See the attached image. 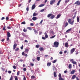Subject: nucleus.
<instances>
[{
  "instance_id": "ea45409f",
  "label": "nucleus",
  "mask_w": 80,
  "mask_h": 80,
  "mask_svg": "<svg viewBox=\"0 0 80 80\" xmlns=\"http://www.w3.org/2000/svg\"><path fill=\"white\" fill-rule=\"evenodd\" d=\"M45 11V9H42L41 10L40 12H44Z\"/></svg>"
},
{
  "instance_id": "6e6d98bb",
  "label": "nucleus",
  "mask_w": 80,
  "mask_h": 80,
  "mask_svg": "<svg viewBox=\"0 0 80 80\" xmlns=\"http://www.w3.org/2000/svg\"><path fill=\"white\" fill-rule=\"evenodd\" d=\"M23 80H26V78L25 76L24 77V78H23Z\"/></svg>"
},
{
  "instance_id": "0e129e2a",
  "label": "nucleus",
  "mask_w": 80,
  "mask_h": 80,
  "mask_svg": "<svg viewBox=\"0 0 80 80\" xmlns=\"http://www.w3.org/2000/svg\"><path fill=\"white\" fill-rule=\"evenodd\" d=\"M7 41H8V40H9V37H7Z\"/></svg>"
},
{
  "instance_id": "052dcab7",
  "label": "nucleus",
  "mask_w": 80,
  "mask_h": 80,
  "mask_svg": "<svg viewBox=\"0 0 80 80\" xmlns=\"http://www.w3.org/2000/svg\"><path fill=\"white\" fill-rule=\"evenodd\" d=\"M23 46H22V47H21V50H23Z\"/></svg>"
},
{
  "instance_id": "4d7b16f0",
  "label": "nucleus",
  "mask_w": 80,
  "mask_h": 80,
  "mask_svg": "<svg viewBox=\"0 0 80 80\" xmlns=\"http://www.w3.org/2000/svg\"><path fill=\"white\" fill-rule=\"evenodd\" d=\"M33 25H34V24L33 23H31L30 24L31 26H33Z\"/></svg>"
},
{
  "instance_id": "cd10ccee",
  "label": "nucleus",
  "mask_w": 80,
  "mask_h": 80,
  "mask_svg": "<svg viewBox=\"0 0 80 80\" xmlns=\"http://www.w3.org/2000/svg\"><path fill=\"white\" fill-rule=\"evenodd\" d=\"M56 36V35H54L51 37H50V38H55Z\"/></svg>"
},
{
  "instance_id": "a18cd8bd",
  "label": "nucleus",
  "mask_w": 80,
  "mask_h": 80,
  "mask_svg": "<svg viewBox=\"0 0 80 80\" xmlns=\"http://www.w3.org/2000/svg\"><path fill=\"white\" fill-rule=\"evenodd\" d=\"M42 39H43V40H46V38H45V37H42Z\"/></svg>"
},
{
  "instance_id": "3c124183",
  "label": "nucleus",
  "mask_w": 80,
  "mask_h": 80,
  "mask_svg": "<svg viewBox=\"0 0 80 80\" xmlns=\"http://www.w3.org/2000/svg\"><path fill=\"white\" fill-rule=\"evenodd\" d=\"M74 52V50H71V54H72V53H73V52Z\"/></svg>"
},
{
  "instance_id": "c9c22d12",
  "label": "nucleus",
  "mask_w": 80,
  "mask_h": 80,
  "mask_svg": "<svg viewBox=\"0 0 80 80\" xmlns=\"http://www.w3.org/2000/svg\"><path fill=\"white\" fill-rule=\"evenodd\" d=\"M72 63H73V64H76V63H77V62H76L74 61H72Z\"/></svg>"
},
{
  "instance_id": "9d476101",
  "label": "nucleus",
  "mask_w": 80,
  "mask_h": 80,
  "mask_svg": "<svg viewBox=\"0 0 80 80\" xmlns=\"http://www.w3.org/2000/svg\"><path fill=\"white\" fill-rule=\"evenodd\" d=\"M64 27L65 28L67 27L68 25V22H66L65 24H64Z\"/></svg>"
},
{
  "instance_id": "a878e982",
  "label": "nucleus",
  "mask_w": 80,
  "mask_h": 80,
  "mask_svg": "<svg viewBox=\"0 0 80 80\" xmlns=\"http://www.w3.org/2000/svg\"><path fill=\"white\" fill-rule=\"evenodd\" d=\"M58 77H59V78H61L62 75L60 73H59V74Z\"/></svg>"
},
{
  "instance_id": "6ab92c4d",
  "label": "nucleus",
  "mask_w": 80,
  "mask_h": 80,
  "mask_svg": "<svg viewBox=\"0 0 80 80\" xmlns=\"http://www.w3.org/2000/svg\"><path fill=\"white\" fill-rule=\"evenodd\" d=\"M33 30L35 33H38V32H37V30H35V29H33Z\"/></svg>"
},
{
  "instance_id": "58836bf2",
  "label": "nucleus",
  "mask_w": 80,
  "mask_h": 80,
  "mask_svg": "<svg viewBox=\"0 0 80 80\" xmlns=\"http://www.w3.org/2000/svg\"><path fill=\"white\" fill-rule=\"evenodd\" d=\"M43 20H42L41 22H40L39 23V24L40 25H42V22H43Z\"/></svg>"
},
{
  "instance_id": "4be33fe9",
  "label": "nucleus",
  "mask_w": 80,
  "mask_h": 80,
  "mask_svg": "<svg viewBox=\"0 0 80 80\" xmlns=\"http://www.w3.org/2000/svg\"><path fill=\"white\" fill-rule=\"evenodd\" d=\"M54 76L55 77H57V74L55 72H54Z\"/></svg>"
},
{
  "instance_id": "7ed1b4c3",
  "label": "nucleus",
  "mask_w": 80,
  "mask_h": 80,
  "mask_svg": "<svg viewBox=\"0 0 80 80\" xmlns=\"http://www.w3.org/2000/svg\"><path fill=\"white\" fill-rule=\"evenodd\" d=\"M56 0H51L50 1V5H53L55 2Z\"/></svg>"
},
{
  "instance_id": "0eeeda50",
  "label": "nucleus",
  "mask_w": 80,
  "mask_h": 80,
  "mask_svg": "<svg viewBox=\"0 0 80 80\" xmlns=\"http://www.w3.org/2000/svg\"><path fill=\"white\" fill-rule=\"evenodd\" d=\"M7 36L8 37H11V35H10V33L9 32H8L7 34Z\"/></svg>"
},
{
  "instance_id": "bb28decb",
  "label": "nucleus",
  "mask_w": 80,
  "mask_h": 80,
  "mask_svg": "<svg viewBox=\"0 0 80 80\" xmlns=\"http://www.w3.org/2000/svg\"><path fill=\"white\" fill-rule=\"evenodd\" d=\"M15 80H18V77L17 76H15Z\"/></svg>"
},
{
  "instance_id": "ddd939ff",
  "label": "nucleus",
  "mask_w": 80,
  "mask_h": 80,
  "mask_svg": "<svg viewBox=\"0 0 80 80\" xmlns=\"http://www.w3.org/2000/svg\"><path fill=\"white\" fill-rule=\"evenodd\" d=\"M45 37L46 38H47L48 37V35H47V34L46 32H45Z\"/></svg>"
},
{
  "instance_id": "f03ea898",
  "label": "nucleus",
  "mask_w": 80,
  "mask_h": 80,
  "mask_svg": "<svg viewBox=\"0 0 80 80\" xmlns=\"http://www.w3.org/2000/svg\"><path fill=\"white\" fill-rule=\"evenodd\" d=\"M75 22V21L74 20H73L72 22V19H68V22L70 24H71V25H73V23H74V22Z\"/></svg>"
},
{
  "instance_id": "2f4dec72",
  "label": "nucleus",
  "mask_w": 80,
  "mask_h": 80,
  "mask_svg": "<svg viewBox=\"0 0 80 80\" xmlns=\"http://www.w3.org/2000/svg\"><path fill=\"white\" fill-rule=\"evenodd\" d=\"M27 29H28V30H32V28H31L30 27H28Z\"/></svg>"
},
{
  "instance_id": "473e14b6",
  "label": "nucleus",
  "mask_w": 80,
  "mask_h": 80,
  "mask_svg": "<svg viewBox=\"0 0 80 80\" xmlns=\"http://www.w3.org/2000/svg\"><path fill=\"white\" fill-rule=\"evenodd\" d=\"M23 32H27V30L25 29L24 28L23 30Z\"/></svg>"
},
{
  "instance_id": "13d9d810",
  "label": "nucleus",
  "mask_w": 80,
  "mask_h": 80,
  "mask_svg": "<svg viewBox=\"0 0 80 80\" xmlns=\"http://www.w3.org/2000/svg\"><path fill=\"white\" fill-rule=\"evenodd\" d=\"M26 10L27 11H28V10H29V8L28 7H27L26 8Z\"/></svg>"
},
{
  "instance_id": "f257e3e1",
  "label": "nucleus",
  "mask_w": 80,
  "mask_h": 80,
  "mask_svg": "<svg viewBox=\"0 0 80 80\" xmlns=\"http://www.w3.org/2000/svg\"><path fill=\"white\" fill-rule=\"evenodd\" d=\"M58 45H59V42H58L56 41L54 43L53 47L57 48V47H58Z\"/></svg>"
},
{
  "instance_id": "774afa93",
  "label": "nucleus",
  "mask_w": 80,
  "mask_h": 80,
  "mask_svg": "<svg viewBox=\"0 0 80 80\" xmlns=\"http://www.w3.org/2000/svg\"><path fill=\"white\" fill-rule=\"evenodd\" d=\"M75 48H73L71 49V50H75Z\"/></svg>"
},
{
  "instance_id": "4c0bfd02",
  "label": "nucleus",
  "mask_w": 80,
  "mask_h": 80,
  "mask_svg": "<svg viewBox=\"0 0 80 80\" xmlns=\"http://www.w3.org/2000/svg\"><path fill=\"white\" fill-rule=\"evenodd\" d=\"M31 78L32 79H33V78H35V76H31Z\"/></svg>"
},
{
  "instance_id": "412c9836",
  "label": "nucleus",
  "mask_w": 80,
  "mask_h": 80,
  "mask_svg": "<svg viewBox=\"0 0 80 80\" xmlns=\"http://www.w3.org/2000/svg\"><path fill=\"white\" fill-rule=\"evenodd\" d=\"M77 22H79V21H80V18L78 17H77Z\"/></svg>"
},
{
  "instance_id": "7c9ffc66",
  "label": "nucleus",
  "mask_w": 80,
  "mask_h": 80,
  "mask_svg": "<svg viewBox=\"0 0 80 80\" xmlns=\"http://www.w3.org/2000/svg\"><path fill=\"white\" fill-rule=\"evenodd\" d=\"M40 57H37V60L38 61H40Z\"/></svg>"
},
{
  "instance_id": "f8f14e48",
  "label": "nucleus",
  "mask_w": 80,
  "mask_h": 80,
  "mask_svg": "<svg viewBox=\"0 0 80 80\" xmlns=\"http://www.w3.org/2000/svg\"><path fill=\"white\" fill-rule=\"evenodd\" d=\"M35 4H33L32 7V10H34V9H35Z\"/></svg>"
},
{
  "instance_id": "39448f33",
  "label": "nucleus",
  "mask_w": 80,
  "mask_h": 80,
  "mask_svg": "<svg viewBox=\"0 0 80 80\" xmlns=\"http://www.w3.org/2000/svg\"><path fill=\"white\" fill-rule=\"evenodd\" d=\"M68 42L65 43V47H66V48H68Z\"/></svg>"
},
{
  "instance_id": "bf43d9fd",
  "label": "nucleus",
  "mask_w": 80,
  "mask_h": 80,
  "mask_svg": "<svg viewBox=\"0 0 80 80\" xmlns=\"http://www.w3.org/2000/svg\"><path fill=\"white\" fill-rule=\"evenodd\" d=\"M23 70L24 71H26V70H27V69L25 68H23Z\"/></svg>"
},
{
  "instance_id": "69168bd1",
  "label": "nucleus",
  "mask_w": 80,
  "mask_h": 80,
  "mask_svg": "<svg viewBox=\"0 0 80 80\" xmlns=\"http://www.w3.org/2000/svg\"><path fill=\"white\" fill-rule=\"evenodd\" d=\"M22 34L23 35V36H25V33H24V32H22Z\"/></svg>"
},
{
  "instance_id": "b1692460",
  "label": "nucleus",
  "mask_w": 80,
  "mask_h": 80,
  "mask_svg": "<svg viewBox=\"0 0 80 80\" xmlns=\"http://www.w3.org/2000/svg\"><path fill=\"white\" fill-rule=\"evenodd\" d=\"M45 5V4H42L39 6L40 7H43Z\"/></svg>"
},
{
  "instance_id": "20e7f679",
  "label": "nucleus",
  "mask_w": 80,
  "mask_h": 80,
  "mask_svg": "<svg viewBox=\"0 0 80 80\" xmlns=\"http://www.w3.org/2000/svg\"><path fill=\"white\" fill-rule=\"evenodd\" d=\"M76 4H77L78 5H80V1H77L74 3V5H76Z\"/></svg>"
},
{
  "instance_id": "9b49d317",
  "label": "nucleus",
  "mask_w": 80,
  "mask_h": 80,
  "mask_svg": "<svg viewBox=\"0 0 80 80\" xmlns=\"http://www.w3.org/2000/svg\"><path fill=\"white\" fill-rule=\"evenodd\" d=\"M60 17H61V14H58L57 15V17L56 18V19H58V18H59Z\"/></svg>"
},
{
  "instance_id": "5fc2aeb1",
  "label": "nucleus",
  "mask_w": 80,
  "mask_h": 80,
  "mask_svg": "<svg viewBox=\"0 0 80 80\" xmlns=\"http://www.w3.org/2000/svg\"><path fill=\"white\" fill-rule=\"evenodd\" d=\"M8 73H12V71H8Z\"/></svg>"
},
{
  "instance_id": "79ce46f5",
  "label": "nucleus",
  "mask_w": 80,
  "mask_h": 80,
  "mask_svg": "<svg viewBox=\"0 0 80 80\" xmlns=\"http://www.w3.org/2000/svg\"><path fill=\"white\" fill-rule=\"evenodd\" d=\"M56 62H57V60H54V61L52 62V63H56Z\"/></svg>"
},
{
  "instance_id": "e433bc0d",
  "label": "nucleus",
  "mask_w": 80,
  "mask_h": 80,
  "mask_svg": "<svg viewBox=\"0 0 80 80\" xmlns=\"http://www.w3.org/2000/svg\"><path fill=\"white\" fill-rule=\"evenodd\" d=\"M50 33H52V34H54V32L52 30L50 31Z\"/></svg>"
},
{
  "instance_id": "49530a36",
  "label": "nucleus",
  "mask_w": 80,
  "mask_h": 80,
  "mask_svg": "<svg viewBox=\"0 0 80 80\" xmlns=\"http://www.w3.org/2000/svg\"><path fill=\"white\" fill-rule=\"evenodd\" d=\"M52 69L53 71H55V70H56V68H55V67H53Z\"/></svg>"
},
{
  "instance_id": "6e6552de",
  "label": "nucleus",
  "mask_w": 80,
  "mask_h": 80,
  "mask_svg": "<svg viewBox=\"0 0 80 80\" xmlns=\"http://www.w3.org/2000/svg\"><path fill=\"white\" fill-rule=\"evenodd\" d=\"M75 70H73L71 72V75H72V74H74L75 73Z\"/></svg>"
},
{
  "instance_id": "09e8293b",
  "label": "nucleus",
  "mask_w": 80,
  "mask_h": 80,
  "mask_svg": "<svg viewBox=\"0 0 80 80\" xmlns=\"http://www.w3.org/2000/svg\"><path fill=\"white\" fill-rule=\"evenodd\" d=\"M3 52L2 51H0V54H2Z\"/></svg>"
},
{
  "instance_id": "864d4df0",
  "label": "nucleus",
  "mask_w": 80,
  "mask_h": 80,
  "mask_svg": "<svg viewBox=\"0 0 80 80\" xmlns=\"http://www.w3.org/2000/svg\"><path fill=\"white\" fill-rule=\"evenodd\" d=\"M13 68L14 69H16V66H13Z\"/></svg>"
},
{
  "instance_id": "37998d69",
  "label": "nucleus",
  "mask_w": 80,
  "mask_h": 80,
  "mask_svg": "<svg viewBox=\"0 0 80 80\" xmlns=\"http://www.w3.org/2000/svg\"><path fill=\"white\" fill-rule=\"evenodd\" d=\"M20 75V71H18L17 72V75L18 76Z\"/></svg>"
},
{
  "instance_id": "5701e85b",
  "label": "nucleus",
  "mask_w": 80,
  "mask_h": 80,
  "mask_svg": "<svg viewBox=\"0 0 80 80\" xmlns=\"http://www.w3.org/2000/svg\"><path fill=\"white\" fill-rule=\"evenodd\" d=\"M37 14L35 12H34L33 14V17H35V16H37Z\"/></svg>"
},
{
  "instance_id": "680f3d73",
  "label": "nucleus",
  "mask_w": 80,
  "mask_h": 80,
  "mask_svg": "<svg viewBox=\"0 0 80 80\" xmlns=\"http://www.w3.org/2000/svg\"><path fill=\"white\" fill-rule=\"evenodd\" d=\"M42 32H39V35H41V34H42Z\"/></svg>"
},
{
  "instance_id": "a211bd4d",
  "label": "nucleus",
  "mask_w": 80,
  "mask_h": 80,
  "mask_svg": "<svg viewBox=\"0 0 80 80\" xmlns=\"http://www.w3.org/2000/svg\"><path fill=\"white\" fill-rule=\"evenodd\" d=\"M71 30H72V29L71 28H70L68 30L66 31V33H68V32H70V31H71Z\"/></svg>"
},
{
  "instance_id": "a19ab883",
  "label": "nucleus",
  "mask_w": 80,
  "mask_h": 80,
  "mask_svg": "<svg viewBox=\"0 0 80 80\" xmlns=\"http://www.w3.org/2000/svg\"><path fill=\"white\" fill-rule=\"evenodd\" d=\"M59 80H65V79H63V78L61 77L60 78H59Z\"/></svg>"
},
{
  "instance_id": "1a4fd4ad",
  "label": "nucleus",
  "mask_w": 80,
  "mask_h": 80,
  "mask_svg": "<svg viewBox=\"0 0 80 80\" xmlns=\"http://www.w3.org/2000/svg\"><path fill=\"white\" fill-rule=\"evenodd\" d=\"M55 18V15L52 14L51 17H50L51 19H53Z\"/></svg>"
},
{
  "instance_id": "c85d7f7f",
  "label": "nucleus",
  "mask_w": 80,
  "mask_h": 80,
  "mask_svg": "<svg viewBox=\"0 0 80 80\" xmlns=\"http://www.w3.org/2000/svg\"><path fill=\"white\" fill-rule=\"evenodd\" d=\"M69 68H72V64H69L68 66Z\"/></svg>"
},
{
  "instance_id": "603ef678",
  "label": "nucleus",
  "mask_w": 80,
  "mask_h": 80,
  "mask_svg": "<svg viewBox=\"0 0 80 80\" xmlns=\"http://www.w3.org/2000/svg\"><path fill=\"white\" fill-rule=\"evenodd\" d=\"M70 62H71L72 63V62H73V59H72L70 60Z\"/></svg>"
},
{
  "instance_id": "8fccbe9b",
  "label": "nucleus",
  "mask_w": 80,
  "mask_h": 80,
  "mask_svg": "<svg viewBox=\"0 0 80 80\" xmlns=\"http://www.w3.org/2000/svg\"><path fill=\"white\" fill-rule=\"evenodd\" d=\"M9 80H13V77L12 76H11V77L9 79Z\"/></svg>"
},
{
  "instance_id": "dca6fc26",
  "label": "nucleus",
  "mask_w": 80,
  "mask_h": 80,
  "mask_svg": "<svg viewBox=\"0 0 80 80\" xmlns=\"http://www.w3.org/2000/svg\"><path fill=\"white\" fill-rule=\"evenodd\" d=\"M76 77H76V75H74L72 76V80H74V79H75V78H76Z\"/></svg>"
},
{
  "instance_id": "f3484780",
  "label": "nucleus",
  "mask_w": 80,
  "mask_h": 80,
  "mask_svg": "<svg viewBox=\"0 0 80 80\" xmlns=\"http://www.w3.org/2000/svg\"><path fill=\"white\" fill-rule=\"evenodd\" d=\"M62 1V0H59L58 2L57 3V5H58H58H60V2H61V1Z\"/></svg>"
},
{
  "instance_id": "423d86ee",
  "label": "nucleus",
  "mask_w": 80,
  "mask_h": 80,
  "mask_svg": "<svg viewBox=\"0 0 80 80\" xmlns=\"http://www.w3.org/2000/svg\"><path fill=\"white\" fill-rule=\"evenodd\" d=\"M17 44L16 43L14 44L13 45V49L14 50H15V48H16L17 47Z\"/></svg>"
},
{
  "instance_id": "e2e57ef3",
  "label": "nucleus",
  "mask_w": 80,
  "mask_h": 80,
  "mask_svg": "<svg viewBox=\"0 0 80 80\" xmlns=\"http://www.w3.org/2000/svg\"><path fill=\"white\" fill-rule=\"evenodd\" d=\"M30 65L31 66H32V67H33V65H34V64L33 63H31Z\"/></svg>"
},
{
  "instance_id": "4468645a",
  "label": "nucleus",
  "mask_w": 80,
  "mask_h": 80,
  "mask_svg": "<svg viewBox=\"0 0 80 80\" xmlns=\"http://www.w3.org/2000/svg\"><path fill=\"white\" fill-rule=\"evenodd\" d=\"M52 63H51V62H48L47 63V65L48 67H50V65H51Z\"/></svg>"
},
{
  "instance_id": "c756f323",
  "label": "nucleus",
  "mask_w": 80,
  "mask_h": 80,
  "mask_svg": "<svg viewBox=\"0 0 80 80\" xmlns=\"http://www.w3.org/2000/svg\"><path fill=\"white\" fill-rule=\"evenodd\" d=\"M39 50H43V48H39Z\"/></svg>"
},
{
  "instance_id": "338daca9",
  "label": "nucleus",
  "mask_w": 80,
  "mask_h": 80,
  "mask_svg": "<svg viewBox=\"0 0 80 80\" xmlns=\"http://www.w3.org/2000/svg\"><path fill=\"white\" fill-rule=\"evenodd\" d=\"M76 78L77 80H80V79H79V78H78V77H76Z\"/></svg>"
},
{
  "instance_id": "de8ad7c7",
  "label": "nucleus",
  "mask_w": 80,
  "mask_h": 80,
  "mask_svg": "<svg viewBox=\"0 0 80 80\" xmlns=\"http://www.w3.org/2000/svg\"><path fill=\"white\" fill-rule=\"evenodd\" d=\"M76 17V15H75L72 17V19L73 20H74L75 19V18Z\"/></svg>"
},
{
  "instance_id": "f704fd0d",
  "label": "nucleus",
  "mask_w": 80,
  "mask_h": 80,
  "mask_svg": "<svg viewBox=\"0 0 80 80\" xmlns=\"http://www.w3.org/2000/svg\"><path fill=\"white\" fill-rule=\"evenodd\" d=\"M70 2V1L69 0H65V3H68Z\"/></svg>"
},
{
  "instance_id": "c03bdc74",
  "label": "nucleus",
  "mask_w": 80,
  "mask_h": 80,
  "mask_svg": "<svg viewBox=\"0 0 80 80\" xmlns=\"http://www.w3.org/2000/svg\"><path fill=\"white\" fill-rule=\"evenodd\" d=\"M7 28L8 29H11V27L9 26H7Z\"/></svg>"
},
{
  "instance_id": "393cba45",
  "label": "nucleus",
  "mask_w": 80,
  "mask_h": 80,
  "mask_svg": "<svg viewBox=\"0 0 80 80\" xmlns=\"http://www.w3.org/2000/svg\"><path fill=\"white\" fill-rule=\"evenodd\" d=\"M36 48H39L40 47V45L39 44L36 45Z\"/></svg>"
},
{
  "instance_id": "2eb2a0df",
  "label": "nucleus",
  "mask_w": 80,
  "mask_h": 80,
  "mask_svg": "<svg viewBox=\"0 0 80 80\" xmlns=\"http://www.w3.org/2000/svg\"><path fill=\"white\" fill-rule=\"evenodd\" d=\"M52 13H50L48 14L47 16L48 18H50V17L52 16Z\"/></svg>"
},
{
  "instance_id": "aec40b11",
  "label": "nucleus",
  "mask_w": 80,
  "mask_h": 80,
  "mask_svg": "<svg viewBox=\"0 0 80 80\" xmlns=\"http://www.w3.org/2000/svg\"><path fill=\"white\" fill-rule=\"evenodd\" d=\"M37 19V18L36 17H34L32 18V20L34 21L36 20Z\"/></svg>"
},
{
  "instance_id": "72a5a7b5",
  "label": "nucleus",
  "mask_w": 80,
  "mask_h": 80,
  "mask_svg": "<svg viewBox=\"0 0 80 80\" xmlns=\"http://www.w3.org/2000/svg\"><path fill=\"white\" fill-rule=\"evenodd\" d=\"M26 23L25 22V21L21 23V24H22L23 25H25V24H26Z\"/></svg>"
}]
</instances>
